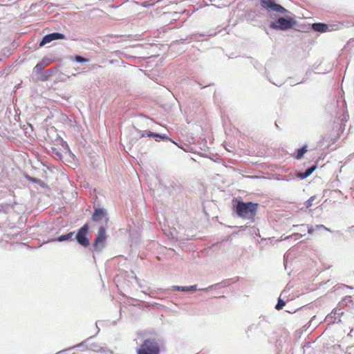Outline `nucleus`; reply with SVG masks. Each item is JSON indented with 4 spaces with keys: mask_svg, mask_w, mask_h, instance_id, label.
Returning <instances> with one entry per match:
<instances>
[{
    "mask_svg": "<svg viewBox=\"0 0 354 354\" xmlns=\"http://www.w3.org/2000/svg\"><path fill=\"white\" fill-rule=\"evenodd\" d=\"M259 204L251 201L244 202L243 200H237L233 204V211L236 216L243 219L253 221L257 214Z\"/></svg>",
    "mask_w": 354,
    "mask_h": 354,
    "instance_id": "1",
    "label": "nucleus"
},
{
    "mask_svg": "<svg viewBox=\"0 0 354 354\" xmlns=\"http://www.w3.org/2000/svg\"><path fill=\"white\" fill-rule=\"evenodd\" d=\"M297 25L295 19L290 16H279L274 21L270 23L269 27L272 30L287 31L292 29Z\"/></svg>",
    "mask_w": 354,
    "mask_h": 354,
    "instance_id": "2",
    "label": "nucleus"
},
{
    "mask_svg": "<svg viewBox=\"0 0 354 354\" xmlns=\"http://www.w3.org/2000/svg\"><path fill=\"white\" fill-rule=\"evenodd\" d=\"M271 329L270 322L266 317H260L257 323H254L249 326L246 330V333L250 336V333L254 332V335L260 336L261 335H266Z\"/></svg>",
    "mask_w": 354,
    "mask_h": 354,
    "instance_id": "3",
    "label": "nucleus"
},
{
    "mask_svg": "<svg viewBox=\"0 0 354 354\" xmlns=\"http://www.w3.org/2000/svg\"><path fill=\"white\" fill-rule=\"evenodd\" d=\"M137 354H160V347L156 338H147L136 350Z\"/></svg>",
    "mask_w": 354,
    "mask_h": 354,
    "instance_id": "4",
    "label": "nucleus"
},
{
    "mask_svg": "<svg viewBox=\"0 0 354 354\" xmlns=\"http://www.w3.org/2000/svg\"><path fill=\"white\" fill-rule=\"evenodd\" d=\"M89 230L90 225L86 223L75 233L74 240L83 248H88L90 245Z\"/></svg>",
    "mask_w": 354,
    "mask_h": 354,
    "instance_id": "5",
    "label": "nucleus"
},
{
    "mask_svg": "<svg viewBox=\"0 0 354 354\" xmlns=\"http://www.w3.org/2000/svg\"><path fill=\"white\" fill-rule=\"evenodd\" d=\"M106 239V228L104 225H101L92 244L93 250L96 252H102L105 248Z\"/></svg>",
    "mask_w": 354,
    "mask_h": 354,
    "instance_id": "6",
    "label": "nucleus"
},
{
    "mask_svg": "<svg viewBox=\"0 0 354 354\" xmlns=\"http://www.w3.org/2000/svg\"><path fill=\"white\" fill-rule=\"evenodd\" d=\"M261 7L268 12H276L281 14L290 13V12L276 3L275 0H259Z\"/></svg>",
    "mask_w": 354,
    "mask_h": 354,
    "instance_id": "7",
    "label": "nucleus"
},
{
    "mask_svg": "<svg viewBox=\"0 0 354 354\" xmlns=\"http://www.w3.org/2000/svg\"><path fill=\"white\" fill-rule=\"evenodd\" d=\"M66 39V35L60 32H51L44 35L41 40L39 41V47H42L47 44L50 43L53 41Z\"/></svg>",
    "mask_w": 354,
    "mask_h": 354,
    "instance_id": "8",
    "label": "nucleus"
},
{
    "mask_svg": "<svg viewBox=\"0 0 354 354\" xmlns=\"http://www.w3.org/2000/svg\"><path fill=\"white\" fill-rule=\"evenodd\" d=\"M93 209L94 210L92 214L91 220L93 222L98 223L104 219L105 223L106 224L109 221L106 210L104 207H99L95 206L93 207Z\"/></svg>",
    "mask_w": 354,
    "mask_h": 354,
    "instance_id": "9",
    "label": "nucleus"
},
{
    "mask_svg": "<svg viewBox=\"0 0 354 354\" xmlns=\"http://www.w3.org/2000/svg\"><path fill=\"white\" fill-rule=\"evenodd\" d=\"M136 131H138V133L139 134L140 138L147 136V137H149V138H153L156 141H158L159 139H161L162 140H169V141L172 142V140L165 134L155 133V132H152L150 131H142L138 130L137 129H136ZM173 142H174L173 141Z\"/></svg>",
    "mask_w": 354,
    "mask_h": 354,
    "instance_id": "10",
    "label": "nucleus"
},
{
    "mask_svg": "<svg viewBox=\"0 0 354 354\" xmlns=\"http://www.w3.org/2000/svg\"><path fill=\"white\" fill-rule=\"evenodd\" d=\"M58 71L57 67H52L49 69L44 71L42 75L38 76L37 80L41 82H46L55 75Z\"/></svg>",
    "mask_w": 354,
    "mask_h": 354,
    "instance_id": "11",
    "label": "nucleus"
},
{
    "mask_svg": "<svg viewBox=\"0 0 354 354\" xmlns=\"http://www.w3.org/2000/svg\"><path fill=\"white\" fill-rule=\"evenodd\" d=\"M75 231L69 232L66 234H62L56 238L51 239L48 242H63L72 241L73 237L75 235Z\"/></svg>",
    "mask_w": 354,
    "mask_h": 354,
    "instance_id": "12",
    "label": "nucleus"
},
{
    "mask_svg": "<svg viewBox=\"0 0 354 354\" xmlns=\"http://www.w3.org/2000/svg\"><path fill=\"white\" fill-rule=\"evenodd\" d=\"M316 168L317 165L315 164L306 169L305 171H299L297 174V178L300 180L306 178L316 169Z\"/></svg>",
    "mask_w": 354,
    "mask_h": 354,
    "instance_id": "13",
    "label": "nucleus"
},
{
    "mask_svg": "<svg viewBox=\"0 0 354 354\" xmlns=\"http://www.w3.org/2000/svg\"><path fill=\"white\" fill-rule=\"evenodd\" d=\"M312 28L317 32H325L328 30V25L321 22L314 23L312 24Z\"/></svg>",
    "mask_w": 354,
    "mask_h": 354,
    "instance_id": "14",
    "label": "nucleus"
},
{
    "mask_svg": "<svg viewBox=\"0 0 354 354\" xmlns=\"http://www.w3.org/2000/svg\"><path fill=\"white\" fill-rule=\"evenodd\" d=\"M171 289L181 292H191L197 290V285H193L190 286H173Z\"/></svg>",
    "mask_w": 354,
    "mask_h": 354,
    "instance_id": "15",
    "label": "nucleus"
},
{
    "mask_svg": "<svg viewBox=\"0 0 354 354\" xmlns=\"http://www.w3.org/2000/svg\"><path fill=\"white\" fill-rule=\"evenodd\" d=\"M227 280H224L220 283H215V284H213V285H211L207 288H200V289H198L199 291H202V292H208L209 290H212L213 289H217V288H220L221 287H224L225 286V283H226Z\"/></svg>",
    "mask_w": 354,
    "mask_h": 354,
    "instance_id": "16",
    "label": "nucleus"
},
{
    "mask_svg": "<svg viewBox=\"0 0 354 354\" xmlns=\"http://www.w3.org/2000/svg\"><path fill=\"white\" fill-rule=\"evenodd\" d=\"M308 151L307 145H303L301 147L297 149V152L295 155H294L295 158L297 160H300L304 157V153Z\"/></svg>",
    "mask_w": 354,
    "mask_h": 354,
    "instance_id": "17",
    "label": "nucleus"
},
{
    "mask_svg": "<svg viewBox=\"0 0 354 354\" xmlns=\"http://www.w3.org/2000/svg\"><path fill=\"white\" fill-rule=\"evenodd\" d=\"M205 35H205V34L194 33V34H192V35H189V37H186L185 39H180L179 40V42L183 44V43H184L185 41H186L187 39L200 41L198 38L201 37H204Z\"/></svg>",
    "mask_w": 354,
    "mask_h": 354,
    "instance_id": "18",
    "label": "nucleus"
},
{
    "mask_svg": "<svg viewBox=\"0 0 354 354\" xmlns=\"http://www.w3.org/2000/svg\"><path fill=\"white\" fill-rule=\"evenodd\" d=\"M57 141L61 145V146L63 147L64 150H66V152H68L69 155L75 157V155L72 153L66 141H64L62 138H59Z\"/></svg>",
    "mask_w": 354,
    "mask_h": 354,
    "instance_id": "19",
    "label": "nucleus"
},
{
    "mask_svg": "<svg viewBox=\"0 0 354 354\" xmlns=\"http://www.w3.org/2000/svg\"><path fill=\"white\" fill-rule=\"evenodd\" d=\"M94 336H91L90 337H88V339H86V340L84 341H82L81 343L80 344H77L71 348H69L68 350H71V349H74V348H80V347H84V348H88V346L86 345V342L92 339Z\"/></svg>",
    "mask_w": 354,
    "mask_h": 354,
    "instance_id": "20",
    "label": "nucleus"
},
{
    "mask_svg": "<svg viewBox=\"0 0 354 354\" xmlns=\"http://www.w3.org/2000/svg\"><path fill=\"white\" fill-rule=\"evenodd\" d=\"M51 155L57 160H62V153L55 147L51 148Z\"/></svg>",
    "mask_w": 354,
    "mask_h": 354,
    "instance_id": "21",
    "label": "nucleus"
},
{
    "mask_svg": "<svg viewBox=\"0 0 354 354\" xmlns=\"http://www.w3.org/2000/svg\"><path fill=\"white\" fill-rule=\"evenodd\" d=\"M331 314L333 315V317H334V322H337V319L339 316L342 315L344 314V312L342 310L341 308H337V309H334ZM340 319H338V322H339Z\"/></svg>",
    "mask_w": 354,
    "mask_h": 354,
    "instance_id": "22",
    "label": "nucleus"
},
{
    "mask_svg": "<svg viewBox=\"0 0 354 354\" xmlns=\"http://www.w3.org/2000/svg\"><path fill=\"white\" fill-rule=\"evenodd\" d=\"M74 60L77 62V63H86V62H88V59L84 57L82 55H75L74 57Z\"/></svg>",
    "mask_w": 354,
    "mask_h": 354,
    "instance_id": "23",
    "label": "nucleus"
},
{
    "mask_svg": "<svg viewBox=\"0 0 354 354\" xmlns=\"http://www.w3.org/2000/svg\"><path fill=\"white\" fill-rule=\"evenodd\" d=\"M286 305V302L283 299H282L281 297H279L277 303L275 306V309L277 310H281L284 306Z\"/></svg>",
    "mask_w": 354,
    "mask_h": 354,
    "instance_id": "24",
    "label": "nucleus"
},
{
    "mask_svg": "<svg viewBox=\"0 0 354 354\" xmlns=\"http://www.w3.org/2000/svg\"><path fill=\"white\" fill-rule=\"evenodd\" d=\"M93 351L98 352L101 354H112V351L109 349L100 346L98 349L93 348Z\"/></svg>",
    "mask_w": 354,
    "mask_h": 354,
    "instance_id": "25",
    "label": "nucleus"
},
{
    "mask_svg": "<svg viewBox=\"0 0 354 354\" xmlns=\"http://www.w3.org/2000/svg\"><path fill=\"white\" fill-rule=\"evenodd\" d=\"M352 297L351 296H346L341 302H339V306L342 307L344 305H347L348 303H352Z\"/></svg>",
    "mask_w": 354,
    "mask_h": 354,
    "instance_id": "26",
    "label": "nucleus"
},
{
    "mask_svg": "<svg viewBox=\"0 0 354 354\" xmlns=\"http://www.w3.org/2000/svg\"><path fill=\"white\" fill-rule=\"evenodd\" d=\"M33 72L35 74L39 75V76H40L42 75V73L44 72V70L42 68H41L40 66L38 65V64H37V65L33 68Z\"/></svg>",
    "mask_w": 354,
    "mask_h": 354,
    "instance_id": "27",
    "label": "nucleus"
},
{
    "mask_svg": "<svg viewBox=\"0 0 354 354\" xmlns=\"http://www.w3.org/2000/svg\"><path fill=\"white\" fill-rule=\"evenodd\" d=\"M26 178L29 181H30V182H32V183H36V184H41V183H43V182H42L40 179H39V178H37L32 177V176H28V175H27V176H26Z\"/></svg>",
    "mask_w": 354,
    "mask_h": 354,
    "instance_id": "28",
    "label": "nucleus"
},
{
    "mask_svg": "<svg viewBox=\"0 0 354 354\" xmlns=\"http://www.w3.org/2000/svg\"><path fill=\"white\" fill-rule=\"evenodd\" d=\"M315 196H313L305 202L304 205L306 208H309L313 205V203L315 201Z\"/></svg>",
    "mask_w": 354,
    "mask_h": 354,
    "instance_id": "29",
    "label": "nucleus"
},
{
    "mask_svg": "<svg viewBox=\"0 0 354 354\" xmlns=\"http://www.w3.org/2000/svg\"><path fill=\"white\" fill-rule=\"evenodd\" d=\"M304 235L301 233H294L292 234L291 236H286L284 240H288V239H292V237H295L296 239H297L299 238H301Z\"/></svg>",
    "mask_w": 354,
    "mask_h": 354,
    "instance_id": "30",
    "label": "nucleus"
},
{
    "mask_svg": "<svg viewBox=\"0 0 354 354\" xmlns=\"http://www.w3.org/2000/svg\"><path fill=\"white\" fill-rule=\"evenodd\" d=\"M53 59L48 57H44L41 61L46 67L51 64Z\"/></svg>",
    "mask_w": 354,
    "mask_h": 354,
    "instance_id": "31",
    "label": "nucleus"
},
{
    "mask_svg": "<svg viewBox=\"0 0 354 354\" xmlns=\"http://www.w3.org/2000/svg\"><path fill=\"white\" fill-rule=\"evenodd\" d=\"M315 227L316 230H320L323 229V230H325L326 231L331 232V230L329 228L325 227L324 225H321V224L320 225H316L315 226Z\"/></svg>",
    "mask_w": 354,
    "mask_h": 354,
    "instance_id": "32",
    "label": "nucleus"
},
{
    "mask_svg": "<svg viewBox=\"0 0 354 354\" xmlns=\"http://www.w3.org/2000/svg\"><path fill=\"white\" fill-rule=\"evenodd\" d=\"M306 227L308 229V233L309 234H313L315 230V227H313L312 225H306Z\"/></svg>",
    "mask_w": 354,
    "mask_h": 354,
    "instance_id": "33",
    "label": "nucleus"
},
{
    "mask_svg": "<svg viewBox=\"0 0 354 354\" xmlns=\"http://www.w3.org/2000/svg\"><path fill=\"white\" fill-rule=\"evenodd\" d=\"M183 12H174L171 13V17L174 20H176V19L179 18V17L183 14Z\"/></svg>",
    "mask_w": 354,
    "mask_h": 354,
    "instance_id": "34",
    "label": "nucleus"
},
{
    "mask_svg": "<svg viewBox=\"0 0 354 354\" xmlns=\"http://www.w3.org/2000/svg\"><path fill=\"white\" fill-rule=\"evenodd\" d=\"M306 227V225L302 224V225H294L293 227H300L299 231L301 232H305V227Z\"/></svg>",
    "mask_w": 354,
    "mask_h": 354,
    "instance_id": "35",
    "label": "nucleus"
},
{
    "mask_svg": "<svg viewBox=\"0 0 354 354\" xmlns=\"http://www.w3.org/2000/svg\"><path fill=\"white\" fill-rule=\"evenodd\" d=\"M100 346H98L97 345H96L95 344H93L91 345L90 346V349L93 350V348H95V349H98Z\"/></svg>",
    "mask_w": 354,
    "mask_h": 354,
    "instance_id": "36",
    "label": "nucleus"
},
{
    "mask_svg": "<svg viewBox=\"0 0 354 354\" xmlns=\"http://www.w3.org/2000/svg\"><path fill=\"white\" fill-rule=\"evenodd\" d=\"M252 64L253 66H254L255 68H257V67L256 66V64H258L257 61H254V59H252Z\"/></svg>",
    "mask_w": 354,
    "mask_h": 354,
    "instance_id": "37",
    "label": "nucleus"
},
{
    "mask_svg": "<svg viewBox=\"0 0 354 354\" xmlns=\"http://www.w3.org/2000/svg\"><path fill=\"white\" fill-rule=\"evenodd\" d=\"M38 65L40 66V67L43 69H44V68L46 67V66H44L41 62H39Z\"/></svg>",
    "mask_w": 354,
    "mask_h": 354,
    "instance_id": "38",
    "label": "nucleus"
},
{
    "mask_svg": "<svg viewBox=\"0 0 354 354\" xmlns=\"http://www.w3.org/2000/svg\"><path fill=\"white\" fill-rule=\"evenodd\" d=\"M291 179H292V178H290L289 177V176H286L284 177V178H283V180H286V181H289V180H290Z\"/></svg>",
    "mask_w": 354,
    "mask_h": 354,
    "instance_id": "39",
    "label": "nucleus"
},
{
    "mask_svg": "<svg viewBox=\"0 0 354 354\" xmlns=\"http://www.w3.org/2000/svg\"><path fill=\"white\" fill-rule=\"evenodd\" d=\"M216 35V32H215L208 33L207 35L212 37V36H214Z\"/></svg>",
    "mask_w": 354,
    "mask_h": 354,
    "instance_id": "40",
    "label": "nucleus"
},
{
    "mask_svg": "<svg viewBox=\"0 0 354 354\" xmlns=\"http://www.w3.org/2000/svg\"><path fill=\"white\" fill-rule=\"evenodd\" d=\"M95 325H96V328H97V333H96L97 334L100 332V328L97 326V322L95 323Z\"/></svg>",
    "mask_w": 354,
    "mask_h": 354,
    "instance_id": "41",
    "label": "nucleus"
},
{
    "mask_svg": "<svg viewBox=\"0 0 354 354\" xmlns=\"http://www.w3.org/2000/svg\"><path fill=\"white\" fill-rule=\"evenodd\" d=\"M64 351H65V350L62 351H59V352H57L56 354H60V353H63V352H64Z\"/></svg>",
    "mask_w": 354,
    "mask_h": 354,
    "instance_id": "42",
    "label": "nucleus"
},
{
    "mask_svg": "<svg viewBox=\"0 0 354 354\" xmlns=\"http://www.w3.org/2000/svg\"><path fill=\"white\" fill-rule=\"evenodd\" d=\"M273 84H275V86H279V84H275V83H273ZM281 84H279V86H281Z\"/></svg>",
    "mask_w": 354,
    "mask_h": 354,
    "instance_id": "43",
    "label": "nucleus"
},
{
    "mask_svg": "<svg viewBox=\"0 0 354 354\" xmlns=\"http://www.w3.org/2000/svg\"><path fill=\"white\" fill-rule=\"evenodd\" d=\"M173 184H174V182H172V183H171V186L174 187Z\"/></svg>",
    "mask_w": 354,
    "mask_h": 354,
    "instance_id": "44",
    "label": "nucleus"
}]
</instances>
